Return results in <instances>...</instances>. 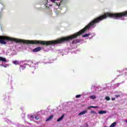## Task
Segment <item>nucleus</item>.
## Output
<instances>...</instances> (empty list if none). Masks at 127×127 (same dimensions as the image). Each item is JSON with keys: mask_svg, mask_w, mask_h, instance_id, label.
I'll return each mask as SVG.
<instances>
[{"mask_svg": "<svg viewBox=\"0 0 127 127\" xmlns=\"http://www.w3.org/2000/svg\"><path fill=\"white\" fill-rule=\"evenodd\" d=\"M107 17L115 19H122L123 17H127V11L116 13L107 12Z\"/></svg>", "mask_w": 127, "mask_h": 127, "instance_id": "obj_1", "label": "nucleus"}, {"mask_svg": "<svg viewBox=\"0 0 127 127\" xmlns=\"http://www.w3.org/2000/svg\"><path fill=\"white\" fill-rule=\"evenodd\" d=\"M41 49V47H38L33 49L32 51L33 52H39Z\"/></svg>", "mask_w": 127, "mask_h": 127, "instance_id": "obj_2", "label": "nucleus"}, {"mask_svg": "<svg viewBox=\"0 0 127 127\" xmlns=\"http://www.w3.org/2000/svg\"><path fill=\"white\" fill-rule=\"evenodd\" d=\"M79 42H81V40L76 39V40H74L73 41H72L71 43H72V44H76V43H79Z\"/></svg>", "mask_w": 127, "mask_h": 127, "instance_id": "obj_3", "label": "nucleus"}, {"mask_svg": "<svg viewBox=\"0 0 127 127\" xmlns=\"http://www.w3.org/2000/svg\"><path fill=\"white\" fill-rule=\"evenodd\" d=\"M86 113H88V110H84L80 113L78 114V116H82V115H85V114H86Z\"/></svg>", "mask_w": 127, "mask_h": 127, "instance_id": "obj_4", "label": "nucleus"}, {"mask_svg": "<svg viewBox=\"0 0 127 127\" xmlns=\"http://www.w3.org/2000/svg\"><path fill=\"white\" fill-rule=\"evenodd\" d=\"M64 117H65V114H63L62 116H61L60 118H59L57 120V122H61V121H62V120L64 119Z\"/></svg>", "mask_w": 127, "mask_h": 127, "instance_id": "obj_5", "label": "nucleus"}, {"mask_svg": "<svg viewBox=\"0 0 127 127\" xmlns=\"http://www.w3.org/2000/svg\"><path fill=\"white\" fill-rule=\"evenodd\" d=\"M106 113H107V111H106L100 110V111H98V114H99V115H104V114H106Z\"/></svg>", "mask_w": 127, "mask_h": 127, "instance_id": "obj_6", "label": "nucleus"}, {"mask_svg": "<svg viewBox=\"0 0 127 127\" xmlns=\"http://www.w3.org/2000/svg\"><path fill=\"white\" fill-rule=\"evenodd\" d=\"M53 118H54V116H53V115H52L46 119V122H49V121H51V120H52Z\"/></svg>", "mask_w": 127, "mask_h": 127, "instance_id": "obj_7", "label": "nucleus"}, {"mask_svg": "<svg viewBox=\"0 0 127 127\" xmlns=\"http://www.w3.org/2000/svg\"><path fill=\"white\" fill-rule=\"evenodd\" d=\"M0 61H2L3 62H6V59H5V58H4L0 57Z\"/></svg>", "mask_w": 127, "mask_h": 127, "instance_id": "obj_8", "label": "nucleus"}, {"mask_svg": "<svg viewBox=\"0 0 127 127\" xmlns=\"http://www.w3.org/2000/svg\"><path fill=\"white\" fill-rule=\"evenodd\" d=\"M13 64H14V65H19V62L18 61H13Z\"/></svg>", "mask_w": 127, "mask_h": 127, "instance_id": "obj_9", "label": "nucleus"}, {"mask_svg": "<svg viewBox=\"0 0 127 127\" xmlns=\"http://www.w3.org/2000/svg\"><path fill=\"white\" fill-rule=\"evenodd\" d=\"M98 108V106H89V107L87 108V109H88V110H90V109H92V108L95 109V108Z\"/></svg>", "mask_w": 127, "mask_h": 127, "instance_id": "obj_10", "label": "nucleus"}, {"mask_svg": "<svg viewBox=\"0 0 127 127\" xmlns=\"http://www.w3.org/2000/svg\"><path fill=\"white\" fill-rule=\"evenodd\" d=\"M116 125H117L116 122H114L113 124H112L110 127H115L116 126Z\"/></svg>", "mask_w": 127, "mask_h": 127, "instance_id": "obj_11", "label": "nucleus"}, {"mask_svg": "<svg viewBox=\"0 0 127 127\" xmlns=\"http://www.w3.org/2000/svg\"><path fill=\"white\" fill-rule=\"evenodd\" d=\"M90 35V34H86L82 35V37H88Z\"/></svg>", "mask_w": 127, "mask_h": 127, "instance_id": "obj_12", "label": "nucleus"}, {"mask_svg": "<svg viewBox=\"0 0 127 127\" xmlns=\"http://www.w3.org/2000/svg\"><path fill=\"white\" fill-rule=\"evenodd\" d=\"M90 98H91V99H92L93 100H94V99H96V98H97V97L95 95H92L90 96Z\"/></svg>", "mask_w": 127, "mask_h": 127, "instance_id": "obj_13", "label": "nucleus"}, {"mask_svg": "<svg viewBox=\"0 0 127 127\" xmlns=\"http://www.w3.org/2000/svg\"><path fill=\"white\" fill-rule=\"evenodd\" d=\"M105 99L106 100V101H110L111 100V98H110V97L109 96H106L105 97Z\"/></svg>", "mask_w": 127, "mask_h": 127, "instance_id": "obj_14", "label": "nucleus"}, {"mask_svg": "<svg viewBox=\"0 0 127 127\" xmlns=\"http://www.w3.org/2000/svg\"><path fill=\"white\" fill-rule=\"evenodd\" d=\"M90 114H94V115H97V113L95 111H91Z\"/></svg>", "mask_w": 127, "mask_h": 127, "instance_id": "obj_15", "label": "nucleus"}, {"mask_svg": "<svg viewBox=\"0 0 127 127\" xmlns=\"http://www.w3.org/2000/svg\"><path fill=\"white\" fill-rule=\"evenodd\" d=\"M20 67H21L22 70H24V69H25V66H24L21 65Z\"/></svg>", "mask_w": 127, "mask_h": 127, "instance_id": "obj_16", "label": "nucleus"}, {"mask_svg": "<svg viewBox=\"0 0 127 127\" xmlns=\"http://www.w3.org/2000/svg\"><path fill=\"white\" fill-rule=\"evenodd\" d=\"M80 97H81V95H80V94L77 95L76 96V98H80Z\"/></svg>", "mask_w": 127, "mask_h": 127, "instance_id": "obj_17", "label": "nucleus"}, {"mask_svg": "<svg viewBox=\"0 0 127 127\" xmlns=\"http://www.w3.org/2000/svg\"><path fill=\"white\" fill-rule=\"evenodd\" d=\"M115 97L116 98H120V97H121V95H116Z\"/></svg>", "mask_w": 127, "mask_h": 127, "instance_id": "obj_18", "label": "nucleus"}, {"mask_svg": "<svg viewBox=\"0 0 127 127\" xmlns=\"http://www.w3.org/2000/svg\"><path fill=\"white\" fill-rule=\"evenodd\" d=\"M51 1H52L53 2H55V1H56V0H51Z\"/></svg>", "mask_w": 127, "mask_h": 127, "instance_id": "obj_19", "label": "nucleus"}, {"mask_svg": "<svg viewBox=\"0 0 127 127\" xmlns=\"http://www.w3.org/2000/svg\"><path fill=\"white\" fill-rule=\"evenodd\" d=\"M111 100H112V101H115V100H116V98H112L111 99Z\"/></svg>", "mask_w": 127, "mask_h": 127, "instance_id": "obj_20", "label": "nucleus"}, {"mask_svg": "<svg viewBox=\"0 0 127 127\" xmlns=\"http://www.w3.org/2000/svg\"><path fill=\"white\" fill-rule=\"evenodd\" d=\"M35 120H38V117H35Z\"/></svg>", "mask_w": 127, "mask_h": 127, "instance_id": "obj_21", "label": "nucleus"}, {"mask_svg": "<svg viewBox=\"0 0 127 127\" xmlns=\"http://www.w3.org/2000/svg\"><path fill=\"white\" fill-rule=\"evenodd\" d=\"M31 118H33V116H31Z\"/></svg>", "mask_w": 127, "mask_h": 127, "instance_id": "obj_22", "label": "nucleus"}, {"mask_svg": "<svg viewBox=\"0 0 127 127\" xmlns=\"http://www.w3.org/2000/svg\"><path fill=\"white\" fill-rule=\"evenodd\" d=\"M126 123H127V120L126 121Z\"/></svg>", "mask_w": 127, "mask_h": 127, "instance_id": "obj_23", "label": "nucleus"}]
</instances>
